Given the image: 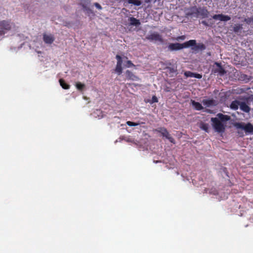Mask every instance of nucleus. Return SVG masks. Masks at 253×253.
Segmentation results:
<instances>
[{
	"mask_svg": "<svg viewBox=\"0 0 253 253\" xmlns=\"http://www.w3.org/2000/svg\"><path fill=\"white\" fill-rule=\"evenodd\" d=\"M196 44V40H191L183 43H175V50L192 46Z\"/></svg>",
	"mask_w": 253,
	"mask_h": 253,
	"instance_id": "obj_4",
	"label": "nucleus"
},
{
	"mask_svg": "<svg viewBox=\"0 0 253 253\" xmlns=\"http://www.w3.org/2000/svg\"><path fill=\"white\" fill-rule=\"evenodd\" d=\"M55 40L54 36L51 34H43V41L46 44H51Z\"/></svg>",
	"mask_w": 253,
	"mask_h": 253,
	"instance_id": "obj_9",
	"label": "nucleus"
},
{
	"mask_svg": "<svg viewBox=\"0 0 253 253\" xmlns=\"http://www.w3.org/2000/svg\"><path fill=\"white\" fill-rule=\"evenodd\" d=\"M244 135L242 133V134L240 135L241 136H243Z\"/></svg>",
	"mask_w": 253,
	"mask_h": 253,
	"instance_id": "obj_34",
	"label": "nucleus"
},
{
	"mask_svg": "<svg viewBox=\"0 0 253 253\" xmlns=\"http://www.w3.org/2000/svg\"><path fill=\"white\" fill-rule=\"evenodd\" d=\"M197 7L196 6L190 7L185 10V15L187 17L197 18Z\"/></svg>",
	"mask_w": 253,
	"mask_h": 253,
	"instance_id": "obj_6",
	"label": "nucleus"
},
{
	"mask_svg": "<svg viewBox=\"0 0 253 253\" xmlns=\"http://www.w3.org/2000/svg\"><path fill=\"white\" fill-rule=\"evenodd\" d=\"M169 48L171 50H174V43H171L169 45Z\"/></svg>",
	"mask_w": 253,
	"mask_h": 253,
	"instance_id": "obj_31",
	"label": "nucleus"
},
{
	"mask_svg": "<svg viewBox=\"0 0 253 253\" xmlns=\"http://www.w3.org/2000/svg\"><path fill=\"white\" fill-rule=\"evenodd\" d=\"M129 24L132 26H138L140 25V22L139 20L134 17H130L128 19Z\"/></svg>",
	"mask_w": 253,
	"mask_h": 253,
	"instance_id": "obj_15",
	"label": "nucleus"
},
{
	"mask_svg": "<svg viewBox=\"0 0 253 253\" xmlns=\"http://www.w3.org/2000/svg\"><path fill=\"white\" fill-rule=\"evenodd\" d=\"M194 47L192 48V49L195 51L197 50H204L206 49V47L204 44L203 43H199L198 44H195L193 45Z\"/></svg>",
	"mask_w": 253,
	"mask_h": 253,
	"instance_id": "obj_14",
	"label": "nucleus"
},
{
	"mask_svg": "<svg viewBox=\"0 0 253 253\" xmlns=\"http://www.w3.org/2000/svg\"><path fill=\"white\" fill-rule=\"evenodd\" d=\"M115 72L117 73L118 75H120L122 72V67L121 65H116V69H115Z\"/></svg>",
	"mask_w": 253,
	"mask_h": 253,
	"instance_id": "obj_22",
	"label": "nucleus"
},
{
	"mask_svg": "<svg viewBox=\"0 0 253 253\" xmlns=\"http://www.w3.org/2000/svg\"><path fill=\"white\" fill-rule=\"evenodd\" d=\"M217 116L222 121H226L229 120L230 119V117L229 116L227 115H224L221 113L218 114Z\"/></svg>",
	"mask_w": 253,
	"mask_h": 253,
	"instance_id": "obj_20",
	"label": "nucleus"
},
{
	"mask_svg": "<svg viewBox=\"0 0 253 253\" xmlns=\"http://www.w3.org/2000/svg\"><path fill=\"white\" fill-rule=\"evenodd\" d=\"M211 121L212 122V126L215 130L218 132H223L225 127L223 124L217 118H211Z\"/></svg>",
	"mask_w": 253,
	"mask_h": 253,
	"instance_id": "obj_3",
	"label": "nucleus"
},
{
	"mask_svg": "<svg viewBox=\"0 0 253 253\" xmlns=\"http://www.w3.org/2000/svg\"><path fill=\"white\" fill-rule=\"evenodd\" d=\"M81 4L83 6V8L84 11L89 12L91 11L89 8V5L90 4V1L89 0H81Z\"/></svg>",
	"mask_w": 253,
	"mask_h": 253,
	"instance_id": "obj_11",
	"label": "nucleus"
},
{
	"mask_svg": "<svg viewBox=\"0 0 253 253\" xmlns=\"http://www.w3.org/2000/svg\"><path fill=\"white\" fill-rule=\"evenodd\" d=\"M244 21L248 24H250L252 22H253V16L250 18H245Z\"/></svg>",
	"mask_w": 253,
	"mask_h": 253,
	"instance_id": "obj_26",
	"label": "nucleus"
},
{
	"mask_svg": "<svg viewBox=\"0 0 253 253\" xmlns=\"http://www.w3.org/2000/svg\"><path fill=\"white\" fill-rule=\"evenodd\" d=\"M156 0H145V2H146V3H150L151 2H156Z\"/></svg>",
	"mask_w": 253,
	"mask_h": 253,
	"instance_id": "obj_30",
	"label": "nucleus"
},
{
	"mask_svg": "<svg viewBox=\"0 0 253 253\" xmlns=\"http://www.w3.org/2000/svg\"><path fill=\"white\" fill-rule=\"evenodd\" d=\"M126 66L127 67H131L134 66V64L130 60H127L126 62Z\"/></svg>",
	"mask_w": 253,
	"mask_h": 253,
	"instance_id": "obj_27",
	"label": "nucleus"
},
{
	"mask_svg": "<svg viewBox=\"0 0 253 253\" xmlns=\"http://www.w3.org/2000/svg\"><path fill=\"white\" fill-rule=\"evenodd\" d=\"M234 126L237 129L244 130L246 134H253V125L250 123L246 124L242 122L236 123Z\"/></svg>",
	"mask_w": 253,
	"mask_h": 253,
	"instance_id": "obj_1",
	"label": "nucleus"
},
{
	"mask_svg": "<svg viewBox=\"0 0 253 253\" xmlns=\"http://www.w3.org/2000/svg\"><path fill=\"white\" fill-rule=\"evenodd\" d=\"M124 58H126V59H127V58L126 57H125Z\"/></svg>",
	"mask_w": 253,
	"mask_h": 253,
	"instance_id": "obj_35",
	"label": "nucleus"
},
{
	"mask_svg": "<svg viewBox=\"0 0 253 253\" xmlns=\"http://www.w3.org/2000/svg\"><path fill=\"white\" fill-rule=\"evenodd\" d=\"M185 76L186 77H194L197 79H201L202 78V75L199 74H195L190 71L185 72L184 73Z\"/></svg>",
	"mask_w": 253,
	"mask_h": 253,
	"instance_id": "obj_13",
	"label": "nucleus"
},
{
	"mask_svg": "<svg viewBox=\"0 0 253 253\" xmlns=\"http://www.w3.org/2000/svg\"><path fill=\"white\" fill-rule=\"evenodd\" d=\"M243 29V25L240 24H236L233 27V30L235 33H238Z\"/></svg>",
	"mask_w": 253,
	"mask_h": 253,
	"instance_id": "obj_17",
	"label": "nucleus"
},
{
	"mask_svg": "<svg viewBox=\"0 0 253 253\" xmlns=\"http://www.w3.org/2000/svg\"><path fill=\"white\" fill-rule=\"evenodd\" d=\"M185 38V37L184 36H179L176 38V40L177 41H180V40H184Z\"/></svg>",
	"mask_w": 253,
	"mask_h": 253,
	"instance_id": "obj_29",
	"label": "nucleus"
},
{
	"mask_svg": "<svg viewBox=\"0 0 253 253\" xmlns=\"http://www.w3.org/2000/svg\"><path fill=\"white\" fill-rule=\"evenodd\" d=\"M116 58L117 60V64L122 66V63H123V59L121 57V56L119 55H117L116 56Z\"/></svg>",
	"mask_w": 253,
	"mask_h": 253,
	"instance_id": "obj_24",
	"label": "nucleus"
},
{
	"mask_svg": "<svg viewBox=\"0 0 253 253\" xmlns=\"http://www.w3.org/2000/svg\"><path fill=\"white\" fill-rule=\"evenodd\" d=\"M197 18L201 17L202 18H205L208 17L209 14V12L208 11L206 7H197Z\"/></svg>",
	"mask_w": 253,
	"mask_h": 253,
	"instance_id": "obj_8",
	"label": "nucleus"
},
{
	"mask_svg": "<svg viewBox=\"0 0 253 253\" xmlns=\"http://www.w3.org/2000/svg\"><path fill=\"white\" fill-rule=\"evenodd\" d=\"M202 24H204V25H206V26H207V25H208V24H207V22H206V21H202Z\"/></svg>",
	"mask_w": 253,
	"mask_h": 253,
	"instance_id": "obj_32",
	"label": "nucleus"
},
{
	"mask_svg": "<svg viewBox=\"0 0 253 253\" xmlns=\"http://www.w3.org/2000/svg\"><path fill=\"white\" fill-rule=\"evenodd\" d=\"M212 18L214 20H219L220 21H227L231 19L229 16L222 14H215L212 16Z\"/></svg>",
	"mask_w": 253,
	"mask_h": 253,
	"instance_id": "obj_10",
	"label": "nucleus"
},
{
	"mask_svg": "<svg viewBox=\"0 0 253 253\" xmlns=\"http://www.w3.org/2000/svg\"><path fill=\"white\" fill-rule=\"evenodd\" d=\"M212 73L216 75L222 76L226 73V71L222 67L221 63L215 62L212 67Z\"/></svg>",
	"mask_w": 253,
	"mask_h": 253,
	"instance_id": "obj_2",
	"label": "nucleus"
},
{
	"mask_svg": "<svg viewBox=\"0 0 253 253\" xmlns=\"http://www.w3.org/2000/svg\"><path fill=\"white\" fill-rule=\"evenodd\" d=\"M13 24L10 23L9 21H2L0 22V29L2 30L0 31V34L2 35L4 34L5 31H7L10 30Z\"/></svg>",
	"mask_w": 253,
	"mask_h": 253,
	"instance_id": "obj_5",
	"label": "nucleus"
},
{
	"mask_svg": "<svg viewBox=\"0 0 253 253\" xmlns=\"http://www.w3.org/2000/svg\"><path fill=\"white\" fill-rule=\"evenodd\" d=\"M209 126V125L206 123H202L201 125V128L206 132H208Z\"/></svg>",
	"mask_w": 253,
	"mask_h": 253,
	"instance_id": "obj_23",
	"label": "nucleus"
},
{
	"mask_svg": "<svg viewBox=\"0 0 253 253\" xmlns=\"http://www.w3.org/2000/svg\"><path fill=\"white\" fill-rule=\"evenodd\" d=\"M244 79H248V80H249L250 79H249V78H244Z\"/></svg>",
	"mask_w": 253,
	"mask_h": 253,
	"instance_id": "obj_33",
	"label": "nucleus"
},
{
	"mask_svg": "<svg viewBox=\"0 0 253 253\" xmlns=\"http://www.w3.org/2000/svg\"><path fill=\"white\" fill-rule=\"evenodd\" d=\"M240 108L242 111L247 113H249L251 111V108L245 102H241Z\"/></svg>",
	"mask_w": 253,
	"mask_h": 253,
	"instance_id": "obj_12",
	"label": "nucleus"
},
{
	"mask_svg": "<svg viewBox=\"0 0 253 253\" xmlns=\"http://www.w3.org/2000/svg\"><path fill=\"white\" fill-rule=\"evenodd\" d=\"M126 77L129 79H133L135 78L134 75L128 70L126 71Z\"/></svg>",
	"mask_w": 253,
	"mask_h": 253,
	"instance_id": "obj_21",
	"label": "nucleus"
},
{
	"mask_svg": "<svg viewBox=\"0 0 253 253\" xmlns=\"http://www.w3.org/2000/svg\"><path fill=\"white\" fill-rule=\"evenodd\" d=\"M241 102L238 100L232 101L230 104V108L234 110H237L240 106Z\"/></svg>",
	"mask_w": 253,
	"mask_h": 253,
	"instance_id": "obj_16",
	"label": "nucleus"
},
{
	"mask_svg": "<svg viewBox=\"0 0 253 253\" xmlns=\"http://www.w3.org/2000/svg\"><path fill=\"white\" fill-rule=\"evenodd\" d=\"M146 38L150 41H154L155 42H163V39L162 36L157 32H154L148 35Z\"/></svg>",
	"mask_w": 253,
	"mask_h": 253,
	"instance_id": "obj_7",
	"label": "nucleus"
},
{
	"mask_svg": "<svg viewBox=\"0 0 253 253\" xmlns=\"http://www.w3.org/2000/svg\"><path fill=\"white\" fill-rule=\"evenodd\" d=\"M127 3L129 4H133L136 6H139L142 4V2L139 0H127Z\"/></svg>",
	"mask_w": 253,
	"mask_h": 253,
	"instance_id": "obj_19",
	"label": "nucleus"
},
{
	"mask_svg": "<svg viewBox=\"0 0 253 253\" xmlns=\"http://www.w3.org/2000/svg\"><path fill=\"white\" fill-rule=\"evenodd\" d=\"M94 5H95V6L98 9H102V7L97 2H95L94 3Z\"/></svg>",
	"mask_w": 253,
	"mask_h": 253,
	"instance_id": "obj_28",
	"label": "nucleus"
},
{
	"mask_svg": "<svg viewBox=\"0 0 253 253\" xmlns=\"http://www.w3.org/2000/svg\"><path fill=\"white\" fill-rule=\"evenodd\" d=\"M192 103L194 108L197 110H201L203 108L202 104L199 102L192 101Z\"/></svg>",
	"mask_w": 253,
	"mask_h": 253,
	"instance_id": "obj_18",
	"label": "nucleus"
},
{
	"mask_svg": "<svg viewBox=\"0 0 253 253\" xmlns=\"http://www.w3.org/2000/svg\"><path fill=\"white\" fill-rule=\"evenodd\" d=\"M204 103L206 105H207L208 106H209L210 105H211L213 103V100H206L204 101Z\"/></svg>",
	"mask_w": 253,
	"mask_h": 253,
	"instance_id": "obj_25",
	"label": "nucleus"
}]
</instances>
